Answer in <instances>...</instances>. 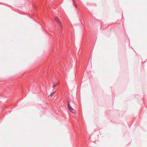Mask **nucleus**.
<instances>
[{
  "mask_svg": "<svg viewBox=\"0 0 147 147\" xmlns=\"http://www.w3.org/2000/svg\"><path fill=\"white\" fill-rule=\"evenodd\" d=\"M67 107L69 110L72 113H76V111L70 105V102L69 101V99L67 100Z\"/></svg>",
  "mask_w": 147,
  "mask_h": 147,
  "instance_id": "nucleus-1",
  "label": "nucleus"
},
{
  "mask_svg": "<svg viewBox=\"0 0 147 147\" xmlns=\"http://www.w3.org/2000/svg\"><path fill=\"white\" fill-rule=\"evenodd\" d=\"M55 20L59 26H60L61 25L60 20L57 18L55 17Z\"/></svg>",
  "mask_w": 147,
  "mask_h": 147,
  "instance_id": "nucleus-2",
  "label": "nucleus"
},
{
  "mask_svg": "<svg viewBox=\"0 0 147 147\" xmlns=\"http://www.w3.org/2000/svg\"><path fill=\"white\" fill-rule=\"evenodd\" d=\"M55 92H53L52 93H51V94L49 95V97H51L55 93Z\"/></svg>",
  "mask_w": 147,
  "mask_h": 147,
  "instance_id": "nucleus-3",
  "label": "nucleus"
},
{
  "mask_svg": "<svg viewBox=\"0 0 147 147\" xmlns=\"http://www.w3.org/2000/svg\"><path fill=\"white\" fill-rule=\"evenodd\" d=\"M59 84L58 83L56 84L55 85H54L53 86V88H55V87L57 86Z\"/></svg>",
  "mask_w": 147,
  "mask_h": 147,
  "instance_id": "nucleus-4",
  "label": "nucleus"
},
{
  "mask_svg": "<svg viewBox=\"0 0 147 147\" xmlns=\"http://www.w3.org/2000/svg\"><path fill=\"white\" fill-rule=\"evenodd\" d=\"M74 4H75V6H76V3H74Z\"/></svg>",
  "mask_w": 147,
  "mask_h": 147,
  "instance_id": "nucleus-5",
  "label": "nucleus"
}]
</instances>
